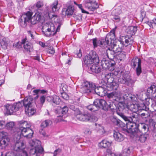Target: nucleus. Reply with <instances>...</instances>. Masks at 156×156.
Returning <instances> with one entry per match:
<instances>
[{
	"mask_svg": "<svg viewBox=\"0 0 156 156\" xmlns=\"http://www.w3.org/2000/svg\"><path fill=\"white\" fill-rule=\"evenodd\" d=\"M19 127L14 132L13 140L15 143L14 150L17 152H12L10 156H28L25 150L26 147L24 141L21 138V135L24 137L30 138L33 136L34 132L30 128L31 125L27 122L23 120L19 122Z\"/></svg>",
	"mask_w": 156,
	"mask_h": 156,
	"instance_id": "1",
	"label": "nucleus"
},
{
	"mask_svg": "<svg viewBox=\"0 0 156 156\" xmlns=\"http://www.w3.org/2000/svg\"><path fill=\"white\" fill-rule=\"evenodd\" d=\"M135 81L136 80L132 79L131 78L129 74L124 73L122 78H114L112 81H109L107 83L105 82L104 87L105 86L107 89L108 90H116L119 87L118 82L131 86L135 83Z\"/></svg>",
	"mask_w": 156,
	"mask_h": 156,
	"instance_id": "2",
	"label": "nucleus"
},
{
	"mask_svg": "<svg viewBox=\"0 0 156 156\" xmlns=\"http://www.w3.org/2000/svg\"><path fill=\"white\" fill-rule=\"evenodd\" d=\"M107 96L110 100L112 102L116 101H119L123 100L126 101H133L135 97L131 94L125 92L122 94L120 91H114L107 94Z\"/></svg>",
	"mask_w": 156,
	"mask_h": 156,
	"instance_id": "3",
	"label": "nucleus"
},
{
	"mask_svg": "<svg viewBox=\"0 0 156 156\" xmlns=\"http://www.w3.org/2000/svg\"><path fill=\"white\" fill-rule=\"evenodd\" d=\"M22 102L25 107V112L28 116H32L36 112V109L34 105L35 104L37 106V104L36 101H35L34 103V98L32 97H25Z\"/></svg>",
	"mask_w": 156,
	"mask_h": 156,
	"instance_id": "4",
	"label": "nucleus"
},
{
	"mask_svg": "<svg viewBox=\"0 0 156 156\" xmlns=\"http://www.w3.org/2000/svg\"><path fill=\"white\" fill-rule=\"evenodd\" d=\"M126 106L125 104L121 102L119 103L118 107L119 111L117 110L116 111L117 114L126 121H129L134 122H138L140 120V118L138 114L136 112H133L131 116L129 117L126 116L121 112L125 108Z\"/></svg>",
	"mask_w": 156,
	"mask_h": 156,
	"instance_id": "5",
	"label": "nucleus"
},
{
	"mask_svg": "<svg viewBox=\"0 0 156 156\" xmlns=\"http://www.w3.org/2000/svg\"><path fill=\"white\" fill-rule=\"evenodd\" d=\"M98 89V88H96V86L94 83L86 81L83 84V87L81 88V90L83 93L89 94L90 93L92 94L96 93L99 95V92H97V90Z\"/></svg>",
	"mask_w": 156,
	"mask_h": 156,
	"instance_id": "6",
	"label": "nucleus"
},
{
	"mask_svg": "<svg viewBox=\"0 0 156 156\" xmlns=\"http://www.w3.org/2000/svg\"><path fill=\"white\" fill-rule=\"evenodd\" d=\"M83 61L89 67L94 64L99 63V60L98 55L94 51H91L83 58Z\"/></svg>",
	"mask_w": 156,
	"mask_h": 156,
	"instance_id": "7",
	"label": "nucleus"
},
{
	"mask_svg": "<svg viewBox=\"0 0 156 156\" xmlns=\"http://www.w3.org/2000/svg\"><path fill=\"white\" fill-rule=\"evenodd\" d=\"M107 96V100L109 101L110 104L108 105L106 101L103 99H95L94 100V103L95 105H97L98 109L100 108H101L103 110L106 111L108 110L109 108L111 109H113L114 108L113 106V103L109 100Z\"/></svg>",
	"mask_w": 156,
	"mask_h": 156,
	"instance_id": "8",
	"label": "nucleus"
},
{
	"mask_svg": "<svg viewBox=\"0 0 156 156\" xmlns=\"http://www.w3.org/2000/svg\"><path fill=\"white\" fill-rule=\"evenodd\" d=\"M32 145L34 148L30 149L29 152L30 156H39L40 154L44 151L41 145V142L37 140L33 141Z\"/></svg>",
	"mask_w": 156,
	"mask_h": 156,
	"instance_id": "9",
	"label": "nucleus"
},
{
	"mask_svg": "<svg viewBox=\"0 0 156 156\" xmlns=\"http://www.w3.org/2000/svg\"><path fill=\"white\" fill-rule=\"evenodd\" d=\"M93 43L94 48L100 45L101 47L105 48L107 47V45H109L111 43V38L110 36L109 35H107L105 39H102L101 41H98L97 38L93 39Z\"/></svg>",
	"mask_w": 156,
	"mask_h": 156,
	"instance_id": "10",
	"label": "nucleus"
},
{
	"mask_svg": "<svg viewBox=\"0 0 156 156\" xmlns=\"http://www.w3.org/2000/svg\"><path fill=\"white\" fill-rule=\"evenodd\" d=\"M22 106V104L20 102L13 104H8L5 106L6 112L9 115H11L18 111Z\"/></svg>",
	"mask_w": 156,
	"mask_h": 156,
	"instance_id": "11",
	"label": "nucleus"
},
{
	"mask_svg": "<svg viewBox=\"0 0 156 156\" xmlns=\"http://www.w3.org/2000/svg\"><path fill=\"white\" fill-rule=\"evenodd\" d=\"M55 27L54 24L52 23L46 24L42 29L43 34L46 37H49L51 35V33L54 32Z\"/></svg>",
	"mask_w": 156,
	"mask_h": 156,
	"instance_id": "12",
	"label": "nucleus"
},
{
	"mask_svg": "<svg viewBox=\"0 0 156 156\" xmlns=\"http://www.w3.org/2000/svg\"><path fill=\"white\" fill-rule=\"evenodd\" d=\"M119 41L123 45L126 47L128 44L131 45L134 42L133 37L132 36L130 35L121 36L119 39Z\"/></svg>",
	"mask_w": 156,
	"mask_h": 156,
	"instance_id": "13",
	"label": "nucleus"
},
{
	"mask_svg": "<svg viewBox=\"0 0 156 156\" xmlns=\"http://www.w3.org/2000/svg\"><path fill=\"white\" fill-rule=\"evenodd\" d=\"M83 4L89 10L92 11L95 10L98 7L97 3L95 1L92 0L84 1Z\"/></svg>",
	"mask_w": 156,
	"mask_h": 156,
	"instance_id": "14",
	"label": "nucleus"
},
{
	"mask_svg": "<svg viewBox=\"0 0 156 156\" xmlns=\"http://www.w3.org/2000/svg\"><path fill=\"white\" fill-rule=\"evenodd\" d=\"M131 64L133 68H135L136 65H137V67L136 69V71L137 75L139 76L141 73V61L140 59L137 57L133 58L132 60Z\"/></svg>",
	"mask_w": 156,
	"mask_h": 156,
	"instance_id": "15",
	"label": "nucleus"
},
{
	"mask_svg": "<svg viewBox=\"0 0 156 156\" xmlns=\"http://www.w3.org/2000/svg\"><path fill=\"white\" fill-rule=\"evenodd\" d=\"M126 123V127L127 129V132L133 135L137 131V122H134L128 121Z\"/></svg>",
	"mask_w": 156,
	"mask_h": 156,
	"instance_id": "16",
	"label": "nucleus"
},
{
	"mask_svg": "<svg viewBox=\"0 0 156 156\" xmlns=\"http://www.w3.org/2000/svg\"><path fill=\"white\" fill-rule=\"evenodd\" d=\"M149 130V128L147 124L144 123H140L137 125L136 133H148Z\"/></svg>",
	"mask_w": 156,
	"mask_h": 156,
	"instance_id": "17",
	"label": "nucleus"
},
{
	"mask_svg": "<svg viewBox=\"0 0 156 156\" xmlns=\"http://www.w3.org/2000/svg\"><path fill=\"white\" fill-rule=\"evenodd\" d=\"M146 95L149 98H155L156 100V86L154 85H152L148 88L146 93Z\"/></svg>",
	"mask_w": 156,
	"mask_h": 156,
	"instance_id": "18",
	"label": "nucleus"
},
{
	"mask_svg": "<svg viewBox=\"0 0 156 156\" xmlns=\"http://www.w3.org/2000/svg\"><path fill=\"white\" fill-rule=\"evenodd\" d=\"M46 100L48 102L52 104L53 105H54V104L55 105H59L61 101L60 98L55 95L48 96L46 97Z\"/></svg>",
	"mask_w": 156,
	"mask_h": 156,
	"instance_id": "19",
	"label": "nucleus"
},
{
	"mask_svg": "<svg viewBox=\"0 0 156 156\" xmlns=\"http://www.w3.org/2000/svg\"><path fill=\"white\" fill-rule=\"evenodd\" d=\"M133 135L136 138V140L141 143H144L148 137V133H142L138 132L135 133Z\"/></svg>",
	"mask_w": 156,
	"mask_h": 156,
	"instance_id": "20",
	"label": "nucleus"
},
{
	"mask_svg": "<svg viewBox=\"0 0 156 156\" xmlns=\"http://www.w3.org/2000/svg\"><path fill=\"white\" fill-rule=\"evenodd\" d=\"M22 43L23 44L25 51L30 52L32 50L33 46L27 40L26 37L22 40Z\"/></svg>",
	"mask_w": 156,
	"mask_h": 156,
	"instance_id": "21",
	"label": "nucleus"
},
{
	"mask_svg": "<svg viewBox=\"0 0 156 156\" xmlns=\"http://www.w3.org/2000/svg\"><path fill=\"white\" fill-rule=\"evenodd\" d=\"M73 4V2L71 1L68 2L66 4V5L67 9L66 11V15H71L73 14L74 9Z\"/></svg>",
	"mask_w": 156,
	"mask_h": 156,
	"instance_id": "22",
	"label": "nucleus"
},
{
	"mask_svg": "<svg viewBox=\"0 0 156 156\" xmlns=\"http://www.w3.org/2000/svg\"><path fill=\"white\" fill-rule=\"evenodd\" d=\"M41 18V13L38 12L30 19L31 23L34 25L39 21Z\"/></svg>",
	"mask_w": 156,
	"mask_h": 156,
	"instance_id": "23",
	"label": "nucleus"
},
{
	"mask_svg": "<svg viewBox=\"0 0 156 156\" xmlns=\"http://www.w3.org/2000/svg\"><path fill=\"white\" fill-rule=\"evenodd\" d=\"M94 64L89 67L88 71L90 73H98L101 72V69L100 67L98 66V64Z\"/></svg>",
	"mask_w": 156,
	"mask_h": 156,
	"instance_id": "24",
	"label": "nucleus"
},
{
	"mask_svg": "<svg viewBox=\"0 0 156 156\" xmlns=\"http://www.w3.org/2000/svg\"><path fill=\"white\" fill-rule=\"evenodd\" d=\"M101 65L103 68L105 69H109L110 66L112 67L110 70H113L114 69V65L113 64L109 62V61L104 58L101 60Z\"/></svg>",
	"mask_w": 156,
	"mask_h": 156,
	"instance_id": "25",
	"label": "nucleus"
},
{
	"mask_svg": "<svg viewBox=\"0 0 156 156\" xmlns=\"http://www.w3.org/2000/svg\"><path fill=\"white\" fill-rule=\"evenodd\" d=\"M90 117V114L89 113H85L82 114L80 115H78L77 116V119L78 120L83 122H89V119Z\"/></svg>",
	"mask_w": 156,
	"mask_h": 156,
	"instance_id": "26",
	"label": "nucleus"
},
{
	"mask_svg": "<svg viewBox=\"0 0 156 156\" xmlns=\"http://www.w3.org/2000/svg\"><path fill=\"white\" fill-rule=\"evenodd\" d=\"M112 144V142L111 141H109L105 140L99 143L98 146L101 148H107L110 147Z\"/></svg>",
	"mask_w": 156,
	"mask_h": 156,
	"instance_id": "27",
	"label": "nucleus"
},
{
	"mask_svg": "<svg viewBox=\"0 0 156 156\" xmlns=\"http://www.w3.org/2000/svg\"><path fill=\"white\" fill-rule=\"evenodd\" d=\"M127 106L128 109L133 112H136L141 110L140 107L137 104H131L130 105H128Z\"/></svg>",
	"mask_w": 156,
	"mask_h": 156,
	"instance_id": "28",
	"label": "nucleus"
},
{
	"mask_svg": "<svg viewBox=\"0 0 156 156\" xmlns=\"http://www.w3.org/2000/svg\"><path fill=\"white\" fill-rule=\"evenodd\" d=\"M106 54L108 57L110 59H112L115 57V52L112 47L111 48L108 47L106 50Z\"/></svg>",
	"mask_w": 156,
	"mask_h": 156,
	"instance_id": "29",
	"label": "nucleus"
},
{
	"mask_svg": "<svg viewBox=\"0 0 156 156\" xmlns=\"http://www.w3.org/2000/svg\"><path fill=\"white\" fill-rule=\"evenodd\" d=\"M113 137L114 139L118 142H121L123 141L124 139V137L121 133L118 132L114 131Z\"/></svg>",
	"mask_w": 156,
	"mask_h": 156,
	"instance_id": "30",
	"label": "nucleus"
},
{
	"mask_svg": "<svg viewBox=\"0 0 156 156\" xmlns=\"http://www.w3.org/2000/svg\"><path fill=\"white\" fill-rule=\"evenodd\" d=\"M32 15V12L30 11H28L26 13V15L23 16L24 25L23 26V27H24L26 26V22L30 21V19L31 18V17Z\"/></svg>",
	"mask_w": 156,
	"mask_h": 156,
	"instance_id": "31",
	"label": "nucleus"
},
{
	"mask_svg": "<svg viewBox=\"0 0 156 156\" xmlns=\"http://www.w3.org/2000/svg\"><path fill=\"white\" fill-rule=\"evenodd\" d=\"M113 74L111 73H108L105 74V82L104 84H103V86L101 87H103L105 88V87H104L105 83L106 82L107 83L109 82V81H112V80H114V79L113 78Z\"/></svg>",
	"mask_w": 156,
	"mask_h": 156,
	"instance_id": "32",
	"label": "nucleus"
},
{
	"mask_svg": "<svg viewBox=\"0 0 156 156\" xmlns=\"http://www.w3.org/2000/svg\"><path fill=\"white\" fill-rule=\"evenodd\" d=\"M127 33L130 34V35L132 36L135 34L137 30V27L136 26H131L128 27L127 30Z\"/></svg>",
	"mask_w": 156,
	"mask_h": 156,
	"instance_id": "33",
	"label": "nucleus"
},
{
	"mask_svg": "<svg viewBox=\"0 0 156 156\" xmlns=\"http://www.w3.org/2000/svg\"><path fill=\"white\" fill-rule=\"evenodd\" d=\"M112 40L111 39V43L109 45H107V46H109L110 44H111L112 49L113 50L115 53L121 52L122 51L121 48L119 47L118 45H117L115 44H112Z\"/></svg>",
	"mask_w": 156,
	"mask_h": 156,
	"instance_id": "34",
	"label": "nucleus"
},
{
	"mask_svg": "<svg viewBox=\"0 0 156 156\" xmlns=\"http://www.w3.org/2000/svg\"><path fill=\"white\" fill-rule=\"evenodd\" d=\"M8 40L6 38H3L0 41V43L2 47L5 49L7 48L8 44Z\"/></svg>",
	"mask_w": 156,
	"mask_h": 156,
	"instance_id": "35",
	"label": "nucleus"
},
{
	"mask_svg": "<svg viewBox=\"0 0 156 156\" xmlns=\"http://www.w3.org/2000/svg\"><path fill=\"white\" fill-rule=\"evenodd\" d=\"M111 121L113 124L119 126H120L122 123L121 121L115 116L112 117L111 119Z\"/></svg>",
	"mask_w": 156,
	"mask_h": 156,
	"instance_id": "36",
	"label": "nucleus"
},
{
	"mask_svg": "<svg viewBox=\"0 0 156 156\" xmlns=\"http://www.w3.org/2000/svg\"><path fill=\"white\" fill-rule=\"evenodd\" d=\"M58 5V1L55 0L50 6V12H55L58 10L57 5Z\"/></svg>",
	"mask_w": 156,
	"mask_h": 156,
	"instance_id": "37",
	"label": "nucleus"
},
{
	"mask_svg": "<svg viewBox=\"0 0 156 156\" xmlns=\"http://www.w3.org/2000/svg\"><path fill=\"white\" fill-rule=\"evenodd\" d=\"M34 93V95H37V96L34 98V99L36 100L39 97V94H44L45 93L46 91L44 90H41L39 89L34 90L33 91Z\"/></svg>",
	"mask_w": 156,
	"mask_h": 156,
	"instance_id": "38",
	"label": "nucleus"
},
{
	"mask_svg": "<svg viewBox=\"0 0 156 156\" xmlns=\"http://www.w3.org/2000/svg\"><path fill=\"white\" fill-rule=\"evenodd\" d=\"M68 108L67 106H65L64 107L61 108L58 111L57 110V112H59V114H60V112H61L62 114L64 115L66 113L68 112ZM63 115H59L57 116V117H63Z\"/></svg>",
	"mask_w": 156,
	"mask_h": 156,
	"instance_id": "39",
	"label": "nucleus"
},
{
	"mask_svg": "<svg viewBox=\"0 0 156 156\" xmlns=\"http://www.w3.org/2000/svg\"><path fill=\"white\" fill-rule=\"evenodd\" d=\"M141 110L142 112L140 114V115L142 118H146L150 116V113L148 111L144 110V108Z\"/></svg>",
	"mask_w": 156,
	"mask_h": 156,
	"instance_id": "40",
	"label": "nucleus"
},
{
	"mask_svg": "<svg viewBox=\"0 0 156 156\" xmlns=\"http://www.w3.org/2000/svg\"><path fill=\"white\" fill-rule=\"evenodd\" d=\"M87 108L89 110L93 112H94L98 110L97 105H95L94 101V102L93 104H91L87 106Z\"/></svg>",
	"mask_w": 156,
	"mask_h": 156,
	"instance_id": "41",
	"label": "nucleus"
},
{
	"mask_svg": "<svg viewBox=\"0 0 156 156\" xmlns=\"http://www.w3.org/2000/svg\"><path fill=\"white\" fill-rule=\"evenodd\" d=\"M52 123L51 121L47 119L41 122V127L42 128H44L48 126L49 124Z\"/></svg>",
	"mask_w": 156,
	"mask_h": 156,
	"instance_id": "42",
	"label": "nucleus"
},
{
	"mask_svg": "<svg viewBox=\"0 0 156 156\" xmlns=\"http://www.w3.org/2000/svg\"><path fill=\"white\" fill-rule=\"evenodd\" d=\"M8 133L3 131L0 132V138L6 139L7 141L9 140V138H7Z\"/></svg>",
	"mask_w": 156,
	"mask_h": 156,
	"instance_id": "43",
	"label": "nucleus"
},
{
	"mask_svg": "<svg viewBox=\"0 0 156 156\" xmlns=\"http://www.w3.org/2000/svg\"><path fill=\"white\" fill-rule=\"evenodd\" d=\"M45 97L43 95L40 96L39 99V103L38 104L40 107H41L44 104L45 101Z\"/></svg>",
	"mask_w": 156,
	"mask_h": 156,
	"instance_id": "44",
	"label": "nucleus"
},
{
	"mask_svg": "<svg viewBox=\"0 0 156 156\" xmlns=\"http://www.w3.org/2000/svg\"><path fill=\"white\" fill-rule=\"evenodd\" d=\"M89 122H95L98 120V118L95 115H91L90 114V117H89Z\"/></svg>",
	"mask_w": 156,
	"mask_h": 156,
	"instance_id": "45",
	"label": "nucleus"
},
{
	"mask_svg": "<svg viewBox=\"0 0 156 156\" xmlns=\"http://www.w3.org/2000/svg\"><path fill=\"white\" fill-rule=\"evenodd\" d=\"M148 23L150 27L153 28V26L156 25V18H154L151 22H148Z\"/></svg>",
	"mask_w": 156,
	"mask_h": 156,
	"instance_id": "46",
	"label": "nucleus"
},
{
	"mask_svg": "<svg viewBox=\"0 0 156 156\" xmlns=\"http://www.w3.org/2000/svg\"><path fill=\"white\" fill-rule=\"evenodd\" d=\"M22 42H17L16 43H14L13 44V46L15 48L17 49L20 48H22Z\"/></svg>",
	"mask_w": 156,
	"mask_h": 156,
	"instance_id": "47",
	"label": "nucleus"
},
{
	"mask_svg": "<svg viewBox=\"0 0 156 156\" xmlns=\"http://www.w3.org/2000/svg\"><path fill=\"white\" fill-rule=\"evenodd\" d=\"M130 152V150L129 147L126 148L123 150V153L124 156H128Z\"/></svg>",
	"mask_w": 156,
	"mask_h": 156,
	"instance_id": "48",
	"label": "nucleus"
},
{
	"mask_svg": "<svg viewBox=\"0 0 156 156\" xmlns=\"http://www.w3.org/2000/svg\"><path fill=\"white\" fill-rule=\"evenodd\" d=\"M47 53L51 54H53L55 52L54 49L52 46L49 47L47 50Z\"/></svg>",
	"mask_w": 156,
	"mask_h": 156,
	"instance_id": "49",
	"label": "nucleus"
},
{
	"mask_svg": "<svg viewBox=\"0 0 156 156\" xmlns=\"http://www.w3.org/2000/svg\"><path fill=\"white\" fill-rule=\"evenodd\" d=\"M14 126V123L13 122H10L7 123L6 127L9 129H11Z\"/></svg>",
	"mask_w": 156,
	"mask_h": 156,
	"instance_id": "50",
	"label": "nucleus"
},
{
	"mask_svg": "<svg viewBox=\"0 0 156 156\" xmlns=\"http://www.w3.org/2000/svg\"><path fill=\"white\" fill-rule=\"evenodd\" d=\"M74 4L76 5H77L78 7L81 10L82 12L83 13H88V12L84 10L82 8V6L81 4H78L75 2H73V4Z\"/></svg>",
	"mask_w": 156,
	"mask_h": 156,
	"instance_id": "51",
	"label": "nucleus"
},
{
	"mask_svg": "<svg viewBox=\"0 0 156 156\" xmlns=\"http://www.w3.org/2000/svg\"><path fill=\"white\" fill-rule=\"evenodd\" d=\"M113 13L116 15L120 14L121 13V8L120 7H119L118 8L115 9L113 11Z\"/></svg>",
	"mask_w": 156,
	"mask_h": 156,
	"instance_id": "52",
	"label": "nucleus"
},
{
	"mask_svg": "<svg viewBox=\"0 0 156 156\" xmlns=\"http://www.w3.org/2000/svg\"><path fill=\"white\" fill-rule=\"evenodd\" d=\"M62 97L65 100H68L69 99V95L66 93L63 92L61 93Z\"/></svg>",
	"mask_w": 156,
	"mask_h": 156,
	"instance_id": "53",
	"label": "nucleus"
},
{
	"mask_svg": "<svg viewBox=\"0 0 156 156\" xmlns=\"http://www.w3.org/2000/svg\"><path fill=\"white\" fill-rule=\"evenodd\" d=\"M61 148H58L56 149L53 152V156H56L57 155L60 154L62 151Z\"/></svg>",
	"mask_w": 156,
	"mask_h": 156,
	"instance_id": "54",
	"label": "nucleus"
},
{
	"mask_svg": "<svg viewBox=\"0 0 156 156\" xmlns=\"http://www.w3.org/2000/svg\"><path fill=\"white\" fill-rule=\"evenodd\" d=\"M43 5V4L42 2L38 1L36 4V6L38 9L41 8Z\"/></svg>",
	"mask_w": 156,
	"mask_h": 156,
	"instance_id": "55",
	"label": "nucleus"
},
{
	"mask_svg": "<svg viewBox=\"0 0 156 156\" xmlns=\"http://www.w3.org/2000/svg\"><path fill=\"white\" fill-rule=\"evenodd\" d=\"M92 131L91 130L88 128L86 129L84 132V133L87 135H90Z\"/></svg>",
	"mask_w": 156,
	"mask_h": 156,
	"instance_id": "56",
	"label": "nucleus"
},
{
	"mask_svg": "<svg viewBox=\"0 0 156 156\" xmlns=\"http://www.w3.org/2000/svg\"><path fill=\"white\" fill-rule=\"evenodd\" d=\"M112 20L114 21L119 22L120 20V18L119 16L115 15L114 17H113Z\"/></svg>",
	"mask_w": 156,
	"mask_h": 156,
	"instance_id": "57",
	"label": "nucleus"
},
{
	"mask_svg": "<svg viewBox=\"0 0 156 156\" xmlns=\"http://www.w3.org/2000/svg\"><path fill=\"white\" fill-rule=\"evenodd\" d=\"M74 111L75 114L76 115V118L77 115H80L82 114L81 112L79 109H76Z\"/></svg>",
	"mask_w": 156,
	"mask_h": 156,
	"instance_id": "58",
	"label": "nucleus"
},
{
	"mask_svg": "<svg viewBox=\"0 0 156 156\" xmlns=\"http://www.w3.org/2000/svg\"><path fill=\"white\" fill-rule=\"evenodd\" d=\"M5 123L3 121L0 120V129H2L5 126Z\"/></svg>",
	"mask_w": 156,
	"mask_h": 156,
	"instance_id": "59",
	"label": "nucleus"
},
{
	"mask_svg": "<svg viewBox=\"0 0 156 156\" xmlns=\"http://www.w3.org/2000/svg\"><path fill=\"white\" fill-rule=\"evenodd\" d=\"M76 57L80 58L82 56V52L81 49L79 50L78 52H77L76 55Z\"/></svg>",
	"mask_w": 156,
	"mask_h": 156,
	"instance_id": "60",
	"label": "nucleus"
},
{
	"mask_svg": "<svg viewBox=\"0 0 156 156\" xmlns=\"http://www.w3.org/2000/svg\"><path fill=\"white\" fill-rule=\"evenodd\" d=\"M106 149V153H107L108 155H110L112 153L111 149L110 147Z\"/></svg>",
	"mask_w": 156,
	"mask_h": 156,
	"instance_id": "61",
	"label": "nucleus"
},
{
	"mask_svg": "<svg viewBox=\"0 0 156 156\" xmlns=\"http://www.w3.org/2000/svg\"><path fill=\"white\" fill-rule=\"evenodd\" d=\"M27 33L28 34V35L29 36H30L31 37L32 39H34V36L33 35V33L32 32L30 31H27Z\"/></svg>",
	"mask_w": 156,
	"mask_h": 156,
	"instance_id": "62",
	"label": "nucleus"
},
{
	"mask_svg": "<svg viewBox=\"0 0 156 156\" xmlns=\"http://www.w3.org/2000/svg\"><path fill=\"white\" fill-rule=\"evenodd\" d=\"M148 62L150 63L151 64H152L154 62V60L153 58H150L149 59Z\"/></svg>",
	"mask_w": 156,
	"mask_h": 156,
	"instance_id": "63",
	"label": "nucleus"
},
{
	"mask_svg": "<svg viewBox=\"0 0 156 156\" xmlns=\"http://www.w3.org/2000/svg\"><path fill=\"white\" fill-rule=\"evenodd\" d=\"M145 16V12H141V17L142 20H143Z\"/></svg>",
	"mask_w": 156,
	"mask_h": 156,
	"instance_id": "64",
	"label": "nucleus"
}]
</instances>
